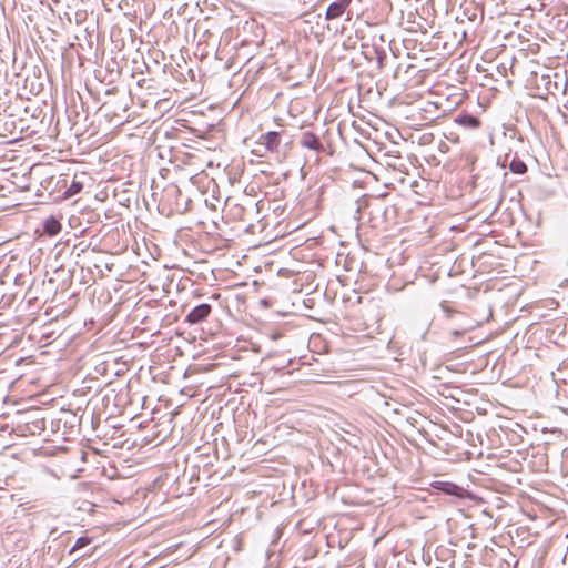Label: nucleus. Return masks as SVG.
Instances as JSON below:
<instances>
[{
    "mask_svg": "<svg viewBox=\"0 0 568 568\" xmlns=\"http://www.w3.org/2000/svg\"><path fill=\"white\" fill-rule=\"evenodd\" d=\"M432 487L435 489L444 490L448 494H453L455 489L457 488L455 485L450 483H444V481H434L432 483Z\"/></svg>",
    "mask_w": 568,
    "mask_h": 568,
    "instance_id": "9",
    "label": "nucleus"
},
{
    "mask_svg": "<svg viewBox=\"0 0 568 568\" xmlns=\"http://www.w3.org/2000/svg\"><path fill=\"white\" fill-rule=\"evenodd\" d=\"M457 122L462 125L476 129L480 125V121L473 115H462L457 119Z\"/></svg>",
    "mask_w": 568,
    "mask_h": 568,
    "instance_id": "7",
    "label": "nucleus"
},
{
    "mask_svg": "<svg viewBox=\"0 0 568 568\" xmlns=\"http://www.w3.org/2000/svg\"><path fill=\"white\" fill-rule=\"evenodd\" d=\"M211 310L209 304L197 305L186 315V322L190 324L200 323L210 315Z\"/></svg>",
    "mask_w": 568,
    "mask_h": 568,
    "instance_id": "1",
    "label": "nucleus"
},
{
    "mask_svg": "<svg viewBox=\"0 0 568 568\" xmlns=\"http://www.w3.org/2000/svg\"><path fill=\"white\" fill-rule=\"evenodd\" d=\"M61 224L58 220L54 217H49L44 222V232L49 235H55L60 232Z\"/></svg>",
    "mask_w": 568,
    "mask_h": 568,
    "instance_id": "6",
    "label": "nucleus"
},
{
    "mask_svg": "<svg viewBox=\"0 0 568 568\" xmlns=\"http://www.w3.org/2000/svg\"><path fill=\"white\" fill-rule=\"evenodd\" d=\"M430 95L434 97V100H428V104H433L435 109L442 110L443 112L452 111L454 105L457 104L456 101H450L449 98L443 100L438 89L432 90Z\"/></svg>",
    "mask_w": 568,
    "mask_h": 568,
    "instance_id": "2",
    "label": "nucleus"
},
{
    "mask_svg": "<svg viewBox=\"0 0 568 568\" xmlns=\"http://www.w3.org/2000/svg\"><path fill=\"white\" fill-rule=\"evenodd\" d=\"M510 171L516 174H523L527 171V165L520 160H513L510 163Z\"/></svg>",
    "mask_w": 568,
    "mask_h": 568,
    "instance_id": "10",
    "label": "nucleus"
},
{
    "mask_svg": "<svg viewBox=\"0 0 568 568\" xmlns=\"http://www.w3.org/2000/svg\"><path fill=\"white\" fill-rule=\"evenodd\" d=\"M301 145L310 149L318 151L322 149V143L320 142V139L316 136L313 132H304L301 139Z\"/></svg>",
    "mask_w": 568,
    "mask_h": 568,
    "instance_id": "5",
    "label": "nucleus"
},
{
    "mask_svg": "<svg viewBox=\"0 0 568 568\" xmlns=\"http://www.w3.org/2000/svg\"><path fill=\"white\" fill-rule=\"evenodd\" d=\"M91 538H89L88 536H82V537H79L74 544V546L71 548L70 552H74L77 551L78 549H81L88 545L91 544Z\"/></svg>",
    "mask_w": 568,
    "mask_h": 568,
    "instance_id": "11",
    "label": "nucleus"
},
{
    "mask_svg": "<svg viewBox=\"0 0 568 568\" xmlns=\"http://www.w3.org/2000/svg\"><path fill=\"white\" fill-rule=\"evenodd\" d=\"M352 0H336L331 3L326 10V19L333 20L339 18L346 8L351 4Z\"/></svg>",
    "mask_w": 568,
    "mask_h": 568,
    "instance_id": "3",
    "label": "nucleus"
},
{
    "mask_svg": "<svg viewBox=\"0 0 568 568\" xmlns=\"http://www.w3.org/2000/svg\"><path fill=\"white\" fill-rule=\"evenodd\" d=\"M262 143L265 145L266 150L270 152H276L281 144V135L278 132H267L266 134L261 136Z\"/></svg>",
    "mask_w": 568,
    "mask_h": 568,
    "instance_id": "4",
    "label": "nucleus"
},
{
    "mask_svg": "<svg viewBox=\"0 0 568 568\" xmlns=\"http://www.w3.org/2000/svg\"><path fill=\"white\" fill-rule=\"evenodd\" d=\"M82 183L79 182V181H73L71 183V185L67 189V191L64 192V197L69 199L78 193H80L82 191Z\"/></svg>",
    "mask_w": 568,
    "mask_h": 568,
    "instance_id": "8",
    "label": "nucleus"
}]
</instances>
